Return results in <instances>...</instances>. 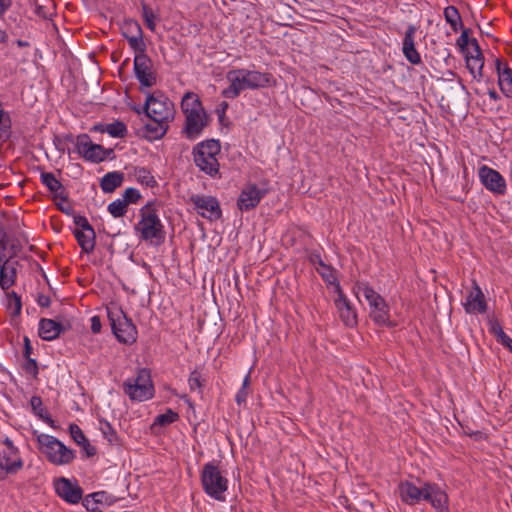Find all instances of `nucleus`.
I'll return each instance as SVG.
<instances>
[{"label":"nucleus","mask_w":512,"mask_h":512,"mask_svg":"<svg viewBox=\"0 0 512 512\" xmlns=\"http://www.w3.org/2000/svg\"><path fill=\"white\" fill-rule=\"evenodd\" d=\"M399 494L401 500L408 505H415L421 500H426L437 512H449L448 496L437 484L424 482L422 486L418 487L409 481L401 482Z\"/></svg>","instance_id":"nucleus-1"},{"label":"nucleus","mask_w":512,"mask_h":512,"mask_svg":"<svg viewBox=\"0 0 512 512\" xmlns=\"http://www.w3.org/2000/svg\"><path fill=\"white\" fill-rule=\"evenodd\" d=\"M142 110H146V116L157 123L156 128H169V122L174 119L175 107L174 103L161 90L147 93ZM142 128H155L146 123Z\"/></svg>","instance_id":"nucleus-2"},{"label":"nucleus","mask_w":512,"mask_h":512,"mask_svg":"<svg viewBox=\"0 0 512 512\" xmlns=\"http://www.w3.org/2000/svg\"><path fill=\"white\" fill-rule=\"evenodd\" d=\"M158 207L157 201H150L144 205L139 211L140 221L135 226L142 240L156 245L165 239V229L157 213Z\"/></svg>","instance_id":"nucleus-3"},{"label":"nucleus","mask_w":512,"mask_h":512,"mask_svg":"<svg viewBox=\"0 0 512 512\" xmlns=\"http://www.w3.org/2000/svg\"><path fill=\"white\" fill-rule=\"evenodd\" d=\"M356 296L362 295L368 302L369 317L378 326L395 327L396 323L390 319V307L385 299L368 283H357Z\"/></svg>","instance_id":"nucleus-4"},{"label":"nucleus","mask_w":512,"mask_h":512,"mask_svg":"<svg viewBox=\"0 0 512 512\" xmlns=\"http://www.w3.org/2000/svg\"><path fill=\"white\" fill-rule=\"evenodd\" d=\"M181 110L185 116L183 128H206L212 122V113L204 108L200 97L195 92L184 93L181 99Z\"/></svg>","instance_id":"nucleus-5"},{"label":"nucleus","mask_w":512,"mask_h":512,"mask_svg":"<svg viewBox=\"0 0 512 512\" xmlns=\"http://www.w3.org/2000/svg\"><path fill=\"white\" fill-rule=\"evenodd\" d=\"M201 484L204 492L217 501H225V492L228 489V479L220 470L216 461L203 465L201 471Z\"/></svg>","instance_id":"nucleus-6"},{"label":"nucleus","mask_w":512,"mask_h":512,"mask_svg":"<svg viewBox=\"0 0 512 512\" xmlns=\"http://www.w3.org/2000/svg\"><path fill=\"white\" fill-rule=\"evenodd\" d=\"M221 151L220 143L211 139L201 142L193 149L194 163L210 177L219 176V162L217 155Z\"/></svg>","instance_id":"nucleus-7"},{"label":"nucleus","mask_w":512,"mask_h":512,"mask_svg":"<svg viewBox=\"0 0 512 512\" xmlns=\"http://www.w3.org/2000/svg\"><path fill=\"white\" fill-rule=\"evenodd\" d=\"M37 442L40 451L54 465H66L75 458L73 450L67 448L61 441L51 435L40 434L37 436Z\"/></svg>","instance_id":"nucleus-8"},{"label":"nucleus","mask_w":512,"mask_h":512,"mask_svg":"<svg viewBox=\"0 0 512 512\" xmlns=\"http://www.w3.org/2000/svg\"><path fill=\"white\" fill-rule=\"evenodd\" d=\"M123 391L132 401L143 402L151 399L154 395V386L149 370L139 369L136 376L128 378L123 383Z\"/></svg>","instance_id":"nucleus-9"},{"label":"nucleus","mask_w":512,"mask_h":512,"mask_svg":"<svg viewBox=\"0 0 512 512\" xmlns=\"http://www.w3.org/2000/svg\"><path fill=\"white\" fill-rule=\"evenodd\" d=\"M108 318L112 332L120 343L131 345L136 342V326L121 309H108Z\"/></svg>","instance_id":"nucleus-10"},{"label":"nucleus","mask_w":512,"mask_h":512,"mask_svg":"<svg viewBox=\"0 0 512 512\" xmlns=\"http://www.w3.org/2000/svg\"><path fill=\"white\" fill-rule=\"evenodd\" d=\"M23 465L20 451L12 440L6 437L0 441V481L5 480L9 475L18 473Z\"/></svg>","instance_id":"nucleus-11"},{"label":"nucleus","mask_w":512,"mask_h":512,"mask_svg":"<svg viewBox=\"0 0 512 512\" xmlns=\"http://www.w3.org/2000/svg\"><path fill=\"white\" fill-rule=\"evenodd\" d=\"M76 148L78 153L87 161L100 163L104 161L108 153L99 144H94L87 134L77 137Z\"/></svg>","instance_id":"nucleus-12"},{"label":"nucleus","mask_w":512,"mask_h":512,"mask_svg":"<svg viewBox=\"0 0 512 512\" xmlns=\"http://www.w3.org/2000/svg\"><path fill=\"white\" fill-rule=\"evenodd\" d=\"M441 89L443 91V95L440 99L441 105L447 106L448 108H450L451 105H457L463 99L464 95L468 94L466 86L462 83L460 77H458L457 82L442 79Z\"/></svg>","instance_id":"nucleus-13"},{"label":"nucleus","mask_w":512,"mask_h":512,"mask_svg":"<svg viewBox=\"0 0 512 512\" xmlns=\"http://www.w3.org/2000/svg\"><path fill=\"white\" fill-rule=\"evenodd\" d=\"M190 201L198 214L210 221L218 220L222 215L219 202L215 197L192 195Z\"/></svg>","instance_id":"nucleus-14"},{"label":"nucleus","mask_w":512,"mask_h":512,"mask_svg":"<svg viewBox=\"0 0 512 512\" xmlns=\"http://www.w3.org/2000/svg\"><path fill=\"white\" fill-rule=\"evenodd\" d=\"M479 178L488 191L496 195H504L506 193V181L497 170L488 166H482L479 169Z\"/></svg>","instance_id":"nucleus-15"},{"label":"nucleus","mask_w":512,"mask_h":512,"mask_svg":"<svg viewBox=\"0 0 512 512\" xmlns=\"http://www.w3.org/2000/svg\"><path fill=\"white\" fill-rule=\"evenodd\" d=\"M226 78L230 82V85L221 92L224 98L235 99L242 91L251 89L248 77H246L245 74H239L238 69L228 71Z\"/></svg>","instance_id":"nucleus-16"},{"label":"nucleus","mask_w":512,"mask_h":512,"mask_svg":"<svg viewBox=\"0 0 512 512\" xmlns=\"http://www.w3.org/2000/svg\"><path fill=\"white\" fill-rule=\"evenodd\" d=\"M265 194L266 190L260 189L256 184H247L237 200V205L241 211H249L259 204Z\"/></svg>","instance_id":"nucleus-17"},{"label":"nucleus","mask_w":512,"mask_h":512,"mask_svg":"<svg viewBox=\"0 0 512 512\" xmlns=\"http://www.w3.org/2000/svg\"><path fill=\"white\" fill-rule=\"evenodd\" d=\"M336 291L338 296L335 299V305L340 319L347 327H354L357 324V314L339 285H337Z\"/></svg>","instance_id":"nucleus-18"},{"label":"nucleus","mask_w":512,"mask_h":512,"mask_svg":"<svg viewBox=\"0 0 512 512\" xmlns=\"http://www.w3.org/2000/svg\"><path fill=\"white\" fill-rule=\"evenodd\" d=\"M55 490L59 497L71 504H77L82 499V489L66 478H60L55 483Z\"/></svg>","instance_id":"nucleus-19"},{"label":"nucleus","mask_w":512,"mask_h":512,"mask_svg":"<svg viewBox=\"0 0 512 512\" xmlns=\"http://www.w3.org/2000/svg\"><path fill=\"white\" fill-rule=\"evenodd\" d=\"M120 29L122 36L128 41L130 48L145 43L142 27L137 20L132 18L124 19Z\"/></svg>","instance_id":"nucleus-20"},{"label":"nucleus","mask_w":512,"mask_h":512,"mask_svg":"<svg viewBox=\"0 0 512 512\" xmlns=\"http://www.w3.org/2000/svg\"><path fill=\"white\" fill-rule=\"evenodd\" d=\"M417 31V27L415 25L410 24L407 27L405 32L403 42H402V52L405 58L412 65H419L422 63L421 56L415 47V33Z\"/></svg>","instance_id":"nucleus-21"},{"label":"nucleus","mask_w":512,"mask_h":512,"mask_svg":"<svg viewBox=\"0 0 512 512\" xmlns=\"http://www.w3.org/2000/svg\"><path fill=\"white\" fill-rule=\"evenodd\" d=\"M239 74H245L250 81V86L252 90L267 88V87H275L277 85V80L271 73H262L256 70L249 69H238Z\"/></svg>","instance_id":"nucleus-22"},{"label":"nucleus","mask_w":512,"mask_h":512,"mask_svg":"<svg viewBox=\"0 0 512 512\" xmlns=\"http://www.w3.org/2000/svg\"><path fill=\"white\" fill-rule=\"evenodd\" d=\"M495 68L498 74V85L501 92L508 98H512V69L501 59H495Z\"/></svg>","instance_id":"nucleus-23"},{"label":"nucleus","mask_w":512,"mask_h":512,"mask_svg":"<svg viewBox=\"0 0 512 512\" xmlns=\"http://www.w3.org/2000/svg\"><path fill=\"white\" fill-rule=\"evenodd\" d=\"M67 329L68 327L55 320L42 318L39 321L38 334L45 341H53Z\"/></svg>","instance_id":"nucleus-24"},{"label":"nucleus","mask_w":512,"mask_h":512,"mask_svg":"<svg viewBox=\"0 0 512 512\" xmlns=\"http://www.w3.org/2000/svg\"><path fill=\"white\" fill-rule=\"evenodd\" d=\"M487 308L484 294L480 287L475 284L474 291H471L467 296L465 303V310L467 313H484Z\"/></svg>","instance_id":"nucleus-25"},{"label":"nucleus","mask_w":512,"mask_h":512,"mask_svg":"<svg viewBox=\"0 0 512 512\" xmlns=\"http://www.w3.org/2000/svg\"><path fill=\"white\" fill-rule=\"evenodd\" d=\"M133 70L141 90L143 88H151L156 84V73L152 71V66L142 65V63L134 64Z\"/></svg>","instance_id":"nucleus-26"},{"label":"nucleus","mask_w":512,"mask_h":512,"mask_svg":"<svg viewBox=\"0 0 512 512\" xmlns=\"http://www.w3.org/2000/svg\"><path fill=\"white\" fill-rule=\"evenodd\" d=\"M16 263L5 260L3 263L0 261V287L3 290H8L16 282L17 269Z\"/></svg>","instance_id":"nucleus-27"},{"label":"nucleus","mask_w":512,"mask_h":512,"mask_svg":"<svg viewBox=\"0 0 512 512\" xmlns=\"http://www.w3.org/2000/svg\"><path fill=\"white\" fill-rule=\"evenodd\" d=\"M41 183L47 187V189L54 194L55 198H60L64 201L67 200L65 194V188L62 183L56 179L52 172H42L40 174Z\"/></svg>","instance_id":"nucleus-28"},{"label":"nucleus","mask_w":512,"mask_h":512,"mask_svg":"<svg viewBox=\"0 0 512 512\" xmlns=\"http://www.w3.org/2000/svg\"><path fill=\"white\" fill-rule=\"evenodd\" d=\"M476 55L464 53L466 67L474 79L480 80L483 77L484 55L482 51L475 52Z\"/></svg>","instance_id":"nucleus-29"},{"label":"nucleus","mask_w":512,"mask_h":512,"mask_svg":"<svg viewBox=\"0 0 512 512\" xmlns=\"http://www.w3.org/2000/svg\"><path fill=\"white\" fill-rule=\"evenodd\" d=\"M124 179L121 171L108 172L100 179V188L104 193H112L123 184Z\"/></svg>","instance_id":"nucleus-30"},{"label":"nucleus","mask_w":512,"mask_h":512,"mask_svg":"<svg viewBox=\"0 0 512 512\" xmlns=\"http://www.w3.org/2000/svg\"><path fill=\"white\" fill-rule=\"evenodd\" d=\"M73 234L83 252L91 253L94 250L96 239L94 230L80 231L79 229H75Z\"/></svg>","instance_id":"nucleus-31"},{"label":"nucleus","mask_w":512,"mask_h":512,"mask_svg":"<svg viewBox=\"0 0 512 512\" xmlns=\"http://www.w3.org/2000/svg\"><path fill=\"white\" fill-rule=\"evenodd\" d=\"M443 15L454 32H458L460 28H463L461 15L457 7L453 5L447 6L444 9Z\"/></svg>","instance_id":"nucleus-32"},{"label":"nucleus","mask_w":512,"mask_h":512,"mask_svg":"<svg viewBox=\"0 0 512 512\" xmlns=\"http://www.w3.org/2000/svg\"><path fill=\"white\" fill-rule=\"evenodd\" d=\"M134 176L136 180L146 186V187H155L157 185V181L152 175L151 171L144 167H136L134 169Z\"/></svg>","instance_id":"nucleus-33"},{"label":"nucleus","mask_w":512,"mask_h":512,"mask_svg":"<svg viewBox=\"0 0 512 512\" xmlns=\"http://www.w3.org/2000/svg\"><path fill=\"white\" fill-rule=\"evenodd\" d=\"M142 8V18L145 26L151 30L155 31L156 29V20L158 17L153 12V9L145 2V0L140 1Z\"/></svg>","instance_id":"nucleus-34"},{"label":"nucleus","mask_w":512,"mask_h":512,"mask_svg":"<svg viewBox=\"0 0 512 512\" xmlns=\"http://www.w3.org/2000/svg\"><path fill=\"white\" fill-rule=\"evenodd\" d=\"M131 49L135 52L133 64H141L142 63V65L152 66V60L146 54V50H147L146 43H142L138 46L131 47Z\"/></svg>","instance_id":"nucleus-35"},{"label":"nucleus","mask_w":512,"mask_h":512,"mask_svg":"<svg viewBox=\"0 0 512 512\" xmlns=\"http://www.w3.org/2000/svg\"><path fill=\"white\" fill-rule=\"evenodd\" d=\"M316 258H318V266L316 268L317 272L321 275V277L327 281L328 283L332 284L336 281V277L334 274V270L331 266L326 265L320 255H316Z\"/></svg>","instance_id":"nucleus-36"},{"label":"nucleus","mask_w":512,"mask_h":512,"mask_svg":"<svg viewBox=\"0 0 512 512\" xmlns=\"http://www.w3.org/2000/svg\"><path fill=\"white\" fill-rule=\"evenodd\" d=\"M127 207L123 199H116L108 205L107 210L113 217L119 218L127 213Z\"/></svg>","instance_id":"nucleus-37"},{"label":"nucleus","mask_w":512,"mask_h":512,"mask_svg":"<svg viewBox=\"0 0 512 512\" xmlns=\"http://www.w3.org/2000/svg\"><path fill=\"white\" fill-rule=\"evenodd\" d=\"M459 30H461L462 32L456 41V45L458 46L462 54H469L468 41L470 39V35L472 34V30L470 28H465L464 26Z\"/></svg>","instance_id":"nucleus-38"},{"label":"nucleus","mask_w":512,"mask_h":512,"mask_svg":"<svg viewBox=\"0 0 512 512\" xmlns=\"http://www.w3.org/2000/svg\"><path fill=\"white\" fill-rule=\"evenodd\" d=\"M188 384L191 391L201 394L204 386L201 373L197 370L192 371L188 378Z\"/></svg>","instance_id":"nucleus-39"},{"label":"nucleus","mask_w":512,"mask_h":512,"mask_svg":"<svg viewBox=\"0 0 512 512\" xmlns=\"http://www.w3.org/2000/svg\"><path fill=\"white\" fill-rule=\"evenodd\" d=\"M166 132L167 130H136V136L152 142L163 138Z\"/></svg>","instance_id":"nucleus-40"},{"label":"nucleus","mask_w":512,"mask_h":512,"mask_svg":"<svg viewBox=\"0 0 512 512\" xmlns=\"http://www.w3.org/2000/svg\"><path fill=\"white\" fill-rule=\"evenodd\" d=\"M100 431L110 444L117 441V433L107 421H100Z\"/></svg>","instance_id":"nucleus-41"},{"label":"nucleus","mask_w":512,"mask_h":512,"mask_svg":"<svg viewBox=\"0 0 512 512\" xmlns=\"http://www.w3.org/2000/svg\"><path fill=\"white\" fill-rule=\"evenodd\" d=\"M178 418H179V415L176 412H174L171 409H168L165 413L159 414L155 418L154 423L159 424L161 426H165V425H168V424H171V423L177 421Z\"/></svg>","instance_id":"nucleus-42"},{"label":"nucleus","mask_w":512,"mask_h":512,"mask_svg":"<svg viewBox=\"0 0 512 512\" xmlns=\"http://www.w3.org/2000/svg\"><path fill=\"white\" fill-rule=\"evenodd\" d=\"M122 199L127 205L137 203L141 199V194L136 188H127L122 195Z\"/></svg>","instance_id":"nucleus-43"},{"label":"nucleus","mask_w":512,"mask_h":512,"mask_svg":"<svg viewBox=\"0 0 512 512\" xmlns=\"http://www.w3.org/2000/svg\"><path fill=\"white\" fill-rule=\"evenodd\" d=\"M69 432L72 439L79 445L82 444V441H85L86 437L81 430V428L77 424H70Z\"/></svg>","instance_id":"nucleus-44"},{"label":"nucleus","mask_w":512,"mask_h":512,"mask_svg":"<svg viewBox=\"0 0 512 512\" xmlns=\"http://www.w3.org/2000/svg\"><path fill=\"white\" fill-rule=\"evenodd\" d=\"M30 405L32 407L33 412L39 416L40 418H44L43 412V403L42 399L39 396H32L30 399Z\"/></svg>","instance_id":"nucleus-45"},{"label":"nucleus","mask_w":512,"mask_h":512,"mask_svg":"<svg viewBox=\"0 0 512 512\" xmlns=\"http://www.w3.org/2000/svg\"><path fill=\"white\" fill-rule=\"evenodd\" d=\"M489 331L491 334H493L496 337V340H498L499 337H501L505 332L502 329L501 324L497 319H490L489 322Z\"/></svg>","instance_id":"nucleus-46"},{"label":"nucleus","mask_w":512,"mask_h":512,"mask_svg":"<svg viewBox=\"0 0 512 512\" xmlns=\"http://www.w3.org/2000/svg\"><path fill=\"white\" fill-rule=\"evenodd\" d=\"M74 224L77 226V229H79L80 231L94 230L85 216H81V215L74 216Z\"/></svg>","instance_id":"nucleus-47"},{"label":"nucleus","mask_w":512,"mask_h":512,"mask_svg":"<svg viewBox=\"0 0 512 512\" xmlns=\"http://www.w3.org/2000/svg\"><path fill=\"white\" fill-rule=\"evenodd\" d=\"M0 128H12V121L10 114L3 109L0 102Z\"/></svg>","instance_id":"nucleus-48"},{"label":"nucleus","mask_w":512,"mask_h":512,"mask_svg":"<svg viewBox=\"0 0 512 512\" xmlns=\"http://www.w3.org/2000/svg\"><path fill=\"white\" fill-rule=\"evenodd\" d=\"M24 370L31 374L32 376H36L38 374V366L35 359L27 358V361L23 365Z\"/></svg>","instance_id":"nucleus-49"},{"label":"nucleus","mask_w":512,"mask_h":512,"mask_svg":"<svg viewBox=\"0 0 512 512\" xmlns=\"http://www.w3.org/2000/svg\"><path fill=\"white\" fill-rule=\"evenodd\" d=\"M226 112L227 111H225V110H219V109L214 110V113L218 117V122H219L221 128H229L232 124L229 121V119L226 117Z\"/></svg>","instance_id":"nucleus-50"},{"label":"nucleus","mask_w":512,"mask_h":512,"mask_svg":"<svg viewBox=\"0 0 512 512\" xmlns=\"http://www.w3.org/2000/svg\"><path fill=\"white\" fill-rule=\"evenodd\" d=\"M91 128H127V126L124 122L117 120L108 124L96 123Z\"/></svg>","instance_id":"nucleus-51"},{"label":"nucleus","mask_w":512,"mask_h":512,"mask_svg":"<svg viewBox=\"0 0 512 512\" xmlns=\"http://www.w3.org/2000/svg\"><path fill=\"white\" fill-rule=\"evenodd\" d=\"M83 506L88 511H91V512H95V511L98 510V504L96 503V501L92 497H90V495H88L86 498H84Z\"/></svg>","instance_id":"nucleus-52"},{"label":"nucleus","mask_w":512,"mask_h":512,"mask_svg":"<svg viewBox=\"0 0 512 512\" xmlns=\"http://www.w3.org/2000/svg\"><path fill=\"white\" fill-rule=\"evenodd\" d=\"M82 449L85 451L87 457H92L96 454V448L89 443V440L86 438L85 441H82V444H79Z\"/></svg>","instance_id":"nucleus-53"},{"label":"nucleus","mask_w":512,"mask_h":512,"mask_svg":"<svg viewBox=\"0 0 512 512\" xmlns=\"http://www.w3.org/2000/svg\"><path fill=\"white\" fill-rule=\"evenodd\" d=\"M248 394H249L248 389L240 388V390L237 392V394L235 396V401L237 402V404L241 405V404L245 403L247 400Z\"/></svg>","instance_id":"nucleus-54"},{"label":"nucleus","mask_w":512,"mask_h":512,"mask_svg":"<svg viewBox=\"0 0 512 512\" xmlns=\"http://www.w3.org/2000/svg\"><path fill=\"white\" fill-rule=\"evenodd\" d=\"M11 300L13 301V305L15 308L14 314L18 315L21 312V298L15 292H12L10 295Z\"/></svg>","instance_id":"nucleus-55"},{"label":"nucleus","mask_w":512,"mask_h":512,"mask_svg":"<svg viewBox=\"0 0 512 512\" xmlns=\"http://www.w3.org/2000/svg\"><path fill=\"white\" fill-rule=\"evenodd\" d=\"M101 320H100V317L95 315L91 318V331L94 333V334H97V333H100L101 331Z\"/></svg>","instance_id":"nucleus-56"},{"label":"nucleus","mask_w":512,"mask_h":512,"mask_svg":"<svg viewBox=\"0 0 512 512\" xmlns=\"http://www.w3.org/2000/svg\"><path fill=\"white\" fill-rule=\"evenodd\" d=\"M6 243V234L2 229H0V261H3L5 257L4 251L6 249Z\"/></svg>","instance_id":"nucleus-57"},{"label":"nucleus","mask_w":512,"mask_h":512,"mask_svg":"<svg viewBox=\"0 0 512 512\" xmlns=\"http://www.w3.org/2000/svg\"><path fill=\"white\" fill-rule=\"evenodd\" d=\"M497 342L501 343L512 352V339L506 333L499 337Z\"/></svg>","instance_id":"nucleus-58"},{"label":"nucleus","mask_w":512,"mask_h":512,"mask_svg":"<svg viewBox=\"0 0 512 512\" xmlns=\"http://www.w3.org/2000/svg\"><path fill=\"white\" fill-rule=\"evenodd\" d=\"M90 497H92L96 501L97 504L107 502L106 492H103V491L92 493V494H90Z\"/></svg>","instance_id":"nucleus-59"},{"label":"nucleus","mask_w":512,"mask_h":512,"mask_svg":"<svg viewBox=\"0 0 512 512\" xmlns=\"http://www.w3.org/2000/svg\"><path fill=\"white\" fill-rule=\"evenodd\" d=\"M37 304L40 306V307H49L50 304H51V299L49 296L47 295H43V294H40L38 297H37Z\"/></svg>","instance_id":"nucleus-60"},{"label":"nucleus","mask_w":512,"mask_h":512,"mask_svg":"<svg viewBox=\"0 0 512 512\" xmlns=\"http://www.w3.org/2000/svg\"><path fill=\"white\" fill-rule=\"evenodd\" d=\"M12 0H0V17H2L12 6Z\"/></svg>","instance_id":"nucleus-61"},{"label":"nucleus","mask_w":512,"mask_h":512,"mask_svg":"<svg viewBox=\"0 0 512 512\" xmlns=\"http://www.w3.org/2000/svg\"><path fill=\"white\" fill-rule=\"evenodd\" d=\"M104 132L105 130H101ZM113 138H124L128 135V130H106Z\"/></svg>","instance_id":"nucleus-62"},{"label":"nucleus","mask_w":512,"mask_h":512,"mask_svg":"<svg viewBox=\"0 0 512 512\" xmlns=\"http://www.w3.org/2000/svg\"><path fill=\"white\" fill-rule=\"evenodd\" d=\"M32 353V346L30 344V340L28 337L24 338V356L26 358H30V354Z\"/></svg>","instance_id":"nucleus-63"},{"label":"nucleus","mask_w":512,"mask_h":512,"mask_svg":"<svg viewBox=\"0 0 512 512\" xmlns=\"http://www.w3.org/2000/svg\"><path fill=\"white\" fill-rule=\"evenodd\" d=\"M128 106L137 115H141V114H145L146 115V110H142V105L136 104V103H128Z\"/></svg>","instance_id":"nucleus-64"}]
</instances>
